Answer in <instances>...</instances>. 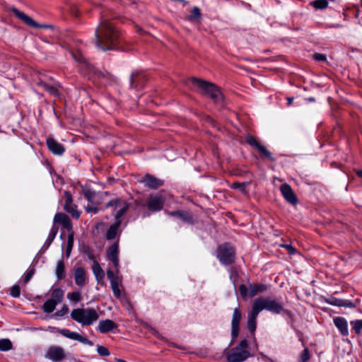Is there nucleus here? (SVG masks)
I'll list each match as a JSON object with an SVG mask.
<instances>
[{
  "label": "nucleus",
  "mask_w": 362,
  "mask_h": 362,
  "mask_svg": "<svg viewBox=\"0 0 362 362\" xmlns=\"http://www.w3.org/2000/svg\"><path fill=\"white\" fill-rule=\"evenodd\" d=\"M189 81H191L202 94L209 95L214 101H221L223 100L221 92L214 84L196 78H190Z\"/></svg>",
  "instance_id": "4"
},
{
  "label": "nucleus",
  "mask_w": 362,
  "mask_h": 362,
  "mask_svg": "<svg viewBox=\"0 0 362 362\" xmlns=\"http://www.w3.org/2000/svg\"><path fill=\"white\" fill-rule=\"evenodd\" d=\"M92 269L98 282H101V284L104 285L103 280L105 277V272L98 262H93Z\"/></svg>",
  "instance_id": "26"
},
{
  "label": "nucleus",
  "mask_w": 362,
  "mask_h": 362,
  "mask_svg": "<svg viewBox=\"0 0 362 362\" xmlns=\"http://www.w3.org/2000/svg\"><path fill=\"white\" fill-rule=\"evenodd\" d=\"M310 358V353L307 348H305L300 355V360L302 362H307Z\"/></svg>",
  "instance_id": "46"
},
{
  "label": "nucleus",
  "mask_w": 362,
  "mask_h": 362,
  "mask_svg": "<svg viewBox=\"0 0 362 362\" xmlns=\"http://www.w3.org/2000/svg\"><path fill=\"white\" fill-rule=\"evenodd\" d=\"M267 286L262 284H253L249 285V296L254 297L258 293H261L267 291Z\"/></svg>",
  "instance_id": "27"
},
{
  "label": "nucleus",
  "mask_w": 362,
  "mask_h": 362,
  "mask_svg": "<svg viewBox=\"0 0 362 362\" xmlns=\"http://www.w3.org/2000/svg\"><path fill=\"white\" fill-rule=\"evenodd\" d=\"M264 309L273 313L279 314L283 311L284 307L276 299L263 297L256 298L253 301L251 310L247 314V325L250 332H255L257 315Z\"/></svg>",
  "instance_id": "1"
},
{
  "label": "nucleus",
  "mask_w": 362,
  "mask_h": 362,
  "mask_svg": "<svg viewBox=\"0 0 362 362\" xmlns=\"http://www.w3.org/2000/svg\"><path fill=\"white\" fill-rule=\"evenodd\" d=\"M248 343L246 339L240 341L238 346L230 349L226 355L229 362H243L250 356L247 349Z\"/></svg>",
  "instance_id": "5"
},
{
  "label": "nucleus",
  "mask_w": 362,
  "mask_h": 362,
  "mask_svg": "<svg viewBox=\"0 0 362 362\" xmlns=\"http://www.w3.org/2000/svg\"><path fill=\"white\" fill-rule=\"evenodd\" d=\"M329 303L333 305L337 306H344V307H351L354 306L351 302L349 300H344L341 299L334 298L329 301Z\"/></svg>",
  "instance_id": "31"
},
{
  "label": "nucleus",
  "mask_w": 362,
  "mask_h": 362,
  "mask_svg": "<svg viewBox=\"0 0 362 362\" xmlns=\"http://www.w3.org/2000/svg\"><path fill=\"white\" fill-rule=\"evenodd\" d=\"M67 298L74 303H78L81 300V294L79 291H73L67 294Z\"/></svg>",
  "instance_id": "36"
},
{
  "label": "nucleus",
  "mask_w": 362,
  "mask_h": 362,
  "mask_svg": "<svg viewBox=\"0 0 362 362\" xmlns=\"http://www.w3.org/2000/svg\"><path fill=\"white\" fill-rule=\"evenodd\" d=\"M69 308L66 305H64L62 308L56 313L58 316H63L68 313Z\"/></svg>",
  "instance_id": "49"
},
{
  "label": "nucleus",
  "mask_w": 362,
  "mask_h": 362,
  "mask_svg": "<svg viewBox=\"0 0 362 362\" xmlns=\"http://www.w3.org/2000/svg\"><path fill=\"white\" fill-rule=\"evenodd\" d=\"M311 5L317 9H323L327 7L328 1L327 0H316L311 2Z\"/></svg>",
  "instance_id": "35"
},
{
  "label": "nucleus",
  "mask_w": 362,
  "mask_h": 362,
  "mask_svg": "<svg viewBox=\"0 0 362 362\" xmlns=\"http://www.w3.org/2000/svg\"><path fill=\"white\" fill-rule=\"evenodd\" d=\"M146 187L151 189H157L163 185V180L158 179L153 175L146 174L141 180Z\"/></svg>",
  "instance_id": "19"
},
{
  "label": "nucleus",
  "mask_w": 362,
  "mask_h": 362,
  "mask_svg": "<svg viewBox=\"0 0 362 362\" xmlns=\"http://www.w3.org/2000/svg\"><path fill=\"white\" fill-rule=\"evenodd\" d=\"M170 214L171 216H181V212L180 211H173V212H170Z\"/></svg>",
  "instance_id": "53"
},
{
  "label": "nucleus",
  "mask_w": 362,
  "mask_h": 362,
  "mask_svg": "<svg viewBox=\"0 0 362 362\" xmlns=\"http://www.w3.org/2000/svg\"><path fill=\"white\" fill-rule=\"evenodd\" d=\"M246 186L247 184L245 182H233L231 185V187L233 189H238L243 194H246Z\"/></svg>",
  "instance_id": "40"
},
{
  "label": "nucleus",
  "mask_w": 362,
  "mask_h": 362,
  "mask_svg": "<svg viewBox=\"0 0 362 362\" xmlns=\"http://www.w3.org/2000/svg\"><path fill=\"white\" fill-rule=\"evenodd\" d=\"M20 293L21 289L18 285L13 286L10 290V294L14 298H18L20 296Z\"/></svg>",
  "instance_id": "44"
},
{
  "label": "nucleus",
  "mask_w": 362,
  "mask_h": 362,
  "mask_svg": "<svg viewBox=\"0 0 362 362\" xmlns=\"http://www.w3.org/2000/svg\"><path fill=\"white\" fill-rule=\"evenodd\" d=\"M71 54H72L74 59H76V60L81 61V63L83 62V56L80 52H77V53H74L72 51L71 52Z\"/></svg>",
  "instance_id": "50"
},
{
  "label": "nucleus",
  "mask_w": 362,
  "mask_h": 362,
  "mask_svg": "<svg viewBox=\"0 0 362 362\" xmlns=\"http://www.w3.org/2000/svg\"><path fill=\"white\" fill-rule=\"evenodd\" d=\"M12 11L17 18L21 19L25 24L33 28H47V25H41L35 22L30 16L23 12L20 11L17 8H13Z\"/></svg>",
  "instance_id": "16"
},
{
  "label": "nucleus",
  "mask_w": 362,
  "mask_h": 362,
  "mask_svg": "<svg viewBox=\"0 0 362 362\" xmlns=\"http://www.w3.org/2000/svg\"><path fill=\"white\" fill-rule=\"evenodd\" d=\"M284 247L291 252H293L295 251L294 247L290 245H286Z\"/></svg>",
  "instance_id": "52"
},
{
  "label": "nucleus",
  "mask_w": 362,
  "mask_h": 362,
  "mask_svg": "<svg viewBox=\"0 0 362 362\" xmlns=\"http://www.w3.org/2000/svg\"><path fill=\"white\" fill-rule=\"evenodd\" d=\"M48 148L54 154L62 155L64 152V148L62 144L57 142L53 138L47 139Z\"/></svg>",
  "instance_id": "22"
},
{
  "label": "nucleus",
  "mask_w": 362,
  "mask_h": 362,
  "mask_svg": "<svg viewBox=\"0 0 362 362\" xmlns=\"http://www.w3.org/2000/svg\"><path fill=\"white\" fill-rule=\"evenodd\" d=\"M54 223L62 225V226L68 230H71L72 228L70 218L64 213L56 214L54 217Z\"/></svg>",
  "instance_id": "21"
},
{
  "label": "nucleus",
  "mask_w": 362,
  "mask_h": 362,
  "mask_svg": "<svg viewBox=\"0 0 362 362\" xmlns=\"http://www.w3.org/2000/svg\"><path fill=\"white\" fill-rule=\"evenodd\" d=\"M74 276L75 283L80 287L86 284V274L85 269L80 266H75L74 268Z\"/></svg>",
  "instance_id": "18"
},
{
  "label": "nucleus",
  "mask_w": 362,
  "mask_h": 362,
  "mask_svg": "<svg viewBox=\"0 0 362 362\" xmlns=\"http://www.w3.org/2000/svg\"><path fill=\"white\" fill-rule=\"evenodd\" d=\"M74 244V235L73 233H70L68 235V240H67V247H66V257H69L71 251L73 247Z\"/></svg>",
  "instance_id": "38"
},
{
  "label": "nucleus",
  "mask_w": 362,
  "mask_h": 362,
  "mask_svg": "<svg viewBox=\"0 0 362 362\" xmlns=\"http://www.w3.org/2000/svg\"><path fill=\"white\" fill-rule=\"evenodd\" d=\"M64 209L70 214L73 218H78L81 213L78 211L77 206L73 203L72 196L69 192H64Z\"/></svg>",
  "instance_id": "10"
},
{
  "label": "nucleus",
  "mask_w": 362,
  "mask_h": 362,
  "mask_svg": "<svg viewBox=\"0 0 362 362\" xmlns=\"http://www.w3.org/2000/svg\"><path fill=\"white\" fill-rule=\"evenodd\" d=\"M117 327V325L111 320H105L99 322L98 329L101 333H107Z\"/></svg>",
  "instance_id": "23"
},
{
  "label": "nucleus",
  "mask_w": 362,
  "mask_h": 362,
  "mask_svg": "<svg viewBox=\"0 0 362 362\" xmlns=\"http://www.w3.org/2000/svg\"><path fill=\"white\" fill-rule=\"evenodd\" d=\"M39 85L42 86L45 90H47L48 93L53 95H58V90L57 88L52 85L47 84L42 81L39 83Z\"/></svg>",
  "instance_id": "33"
},
{
  "label": "nucleus",
  "mask_w": 362,
  "mask_h": 362,
  "mask_svg": "<svg viewBox=\"0 0 362 362\" xmlns=\"http://www.w3.org/2000/svg\"><path fill=\"white\" fill-rule=\"evenodd\" d=\"M107 279L110 281L111 288L115 298L120 299L124 295V288L122 285V276L111 269L107 271Z\"/></svg>",
  "instance_id": "6"
},
{
  "label": "nucleus",
  "mask_w": 362,
  "mask_h": 362,
  "mask_svg": "<svg viewBox=\"0 0 362 362\" xmlns=\"http://www.w3.org/2000/svg\"><path fill=\"white\" fill-rule=\"evenodd\" d=\"M119 34L112 23L104 21L95 30V44L103 50L113 49L116 47Z\"/></svg>",
  "instance_id": "2"
},
{
  "label": "nucleus",
  "mask_w": 362,
  "mask_h": 362,
  "mask_svg": "<svg viewBox=\"0 0 362 362\" xmlns=\"http://www.w3.org/2000/svg\"><path fill=\"white\" fill-rule=\"evenodd\" d=\"M106 208H112V212L115 214L116 221L121 220V217L127 211L129 204L127 202L122 199H116L110 201L106 204Z\"/></svg>",
  "instance_id": "8"
},
{
  "label": "nucleus",
  "mask_w": 362,
  "mask_h": 362,
  "mask_svg": "<svg viewBox=\"0 0 362 362\" xmlns=\"http://www.w3.org/2000/svg\"><path fill=\"white\" fill-rule=\"evenodd\" d=\"M71 317L83 326H89L99 319V315L93 308H76L71 311Z\"/></svg>",
  "instance_id": "3"
},
{
  "label": "nucleus",
  "mask_w": 362,
  "mask_h": 362,
  "mask_svg": "<svg viewBox=\"0 0 362 362\" xmlns=\"http://www.w3.org/2000/svg\"><path fill=\"white\" fill-rule=\"evenodd\" d=\"M97 351L102 356H107L110 354L108 349L106 347L101 345L98 346Z\"/></svg>",
  "instance_id": "43"
},
{
  "label": "nucleus",
  "mask_w": 362,
  "mask_h": 362,
  "mask_svg": "<svg viewBox=\"0 0 362 362\" xmlns=\"http://www.w3.org/2000/svg\"><path fill=\"white\" fill-rule=\"evenodd\" d=\"M12 11L17 18L21 19L25 24L33 28H47V25H41L35 22L30 16L23 12L20 11L17 8H13Z\"/></svg>",
  "instance_id": "17"
},
{
  "label": "nucleus",
  "mask_w": 362,
  "mask_h": 362,
  "mask_svg": "<svg viewBox=\"0 0 362 362\" xmlns=\"http://www.w3.org/2000/svg\"><path fill=\"white\" fill-rule=\"evenodd\" d=\"M120 224H121V220H117L113 225H112L110 227V228L108 229V230L106 233V238L107 240H112L115 238L117 233V229H118L119 226H120Z\"/></svg>",
  "instance_id": "29"
},
{
  "label": "nucleus",
  "mask_w": 362,
  "mask_h": 362,
  "mask_svg": "<svg viewBox=\"0 0 362 362\" xmlns=\"http://www.w3.org/2000/svg\"><path fill=\"white\" fill-rule=\"evenodd\" d=\"M56 305L57 304L48 299L44 303L42 309L44 312L50 313L54 310Z\"/></svg>",
  "instance_id": "32"
},
{
  "label": "nucleus",
  "mask_w": 362,
  "mask_h": 362,
  "mask_svg": "<svg viewBox=\"0 0 362 362\" xmlns=\"http://www.w3.org/2000/svg\"><path fill=\"white\" fill-rule=\"evenodd\" d=\"M201 17V13L197 7H194L192 11L191 15L188 17V19L191 21H199Z\"/></svg>",
  "instance_id": "37"
},
{
  "label": "nucleus",
  "mask_w": 362,
  "mask_h": 362,
  "mask_svg": "<svg viewBox=\"0 0 362 362\" xmlns=\"http://www.w3.org/2000/svg\"><path fill=\"white\" fill-rule=\"evenodd\" d=\"M64 298V291L59 288H54L51 293V298L49 299L55 304L60 303Z\"/></svg>",
  "instance_id": "28"
},
{
  "label": "nucleus",
  "mask_w": 362,
  "mask_h": 362,
  "mask_svg": "<svg viewBox=\"0 0 362 362\" xmlns=\"http://www.w3.org/2000/svg\"><path fill=\"white\" fill-rule=\"evenodd\" d=\"M164 204V199L162 196L151 194L148 197L146 205L148 209L152 211H158L162 209Z\"/></svg>",
  "instance_id": "11"
},
{
  "label": "nucleus",
  "mask_w": 362,
  "mask_h": 362,
  "mask_svg": "<svg viewBox=\"0 0 362 362\" xmlns=\"http://www.w3.org/2000/svg\"><path fill=\"white\" fill-rule=\"evenodd\" d=\"M86 210L88 213H94V214H95L98 211V208L96 206H89L88 205V206H87L86 207Z\"/></svg>",
  "instance_id": "51"
},
{
  "label": "nucleus",
  "mask_w": 362,
  "mask_h": 362,
  "mask_svg": "<svg viewBox=\"0 0 362 362\" xmlns=\"http://www.w3.org/2000/svg\"><path fill=\"white\" fill-rule=\"evenodd\" d=\"M57 231H58V228L56 227L54 225L52 226V229L50 230L49 231V235H48V238H47V241L48 242V244L49 245L52 240L54 239L57 233Z\"/></svg>",
  "instance_id": "42"
},
{
  "label": "nucleus",
  "mask_w": 362,
  "mask_h": 362,
  "mask_svg": "<svg viewBox=\"0 0 362 362\" xmlns=\"http://www.w3.org/2000/svg\"><path fill=\"white\" fill-rule=\"evenodd\" d=\"M34 274V269H30V271H28L24 278H23V281L25 284H27L30 280V279L32 278V276H33Z\"/></svg>",
  "instance_id": "48"
},
{
  "label": "nucleus",
  "mask_w": 362,
  "mask_h": 362,
  "mask_svg": "<svg viewBox=\"0 0 362 362\" xmlns=\"http://www.w3.org/2000/svg\"><path fill=\"white\" fill-rule=\"evenodd\" d=\"M83 192L85 198L91 204L95 205H99L100 204V202L98 199L99 195L90 189L84 188L83 189Z\"/></svg>",
  "instance_id": "25"
},
{
  "label": "nucleus",
  "mask_w": 362,
  "mask_h": 362,
  "mask_svg": "<svg viewBox=\"0 0 362 362\" xmlns=\"http://www.w3.org/2000/svg\"><path fill=\"white\" fill-rule=\"evenodd\" d=\"M287 100H288V104L291 105L292 103V102H293V98H288Z\"/></svg>",
  "instance_id": "56"
},
{
  "label": "nucleus",
  "mask_w": 362,
  "mask_h": 362,
  "mask_svg": "<svg viewBox=\"0 0 362 362\" xmlns=\"http://www.w3.org/2000/svg\"><path fill=\"white\" fill-rule=\"evenodd\" d=\"M242 318V313L239 308L233 310L231 320V336L233 339H235L239 333L240 322Z\"/></svg>",
  "instance_id": "13"
},
{
  "label": "nucleus",
  "mask_w": 362,
  "mask_h": 362,
  "mask_svg": "<svg viewBox=\"0 0 362 362\" xmlns=\"http://www.w3.org/2000/svg\"><path fill=\"white\" fill-rule=\"evenodd\" d=\"M12 349V343L8 339H3L0 340V351H6Z\"/></svg>",
  "instance_id": "34"
},
{
  "label": "nucleus",
  "mask_w": 362,
  "mask_h": 362,
  "mask_svg": "<svg viewBox=\"0 0 362 362\" xmlns=\"http://www.w3.org/2000/svg\"><path fill=\"white\" fill-rule=\"evenodd\" d=\"M280 190L283 197L288 203L293 205L298 203L297 197L289 185L283 184L280 187Z\"/></svg>",
  "instance_id": "15"
},
{
  "label": "nucleus",
  "mask_w": 362,
  "mask_h": 362,
  "mask_svg": "<svg viewBox=\"0 0 362 362\" xmlns=\"http://www.w3.org/2000/svg\"><path fill=\"white\" fill-rule=\"evenodd\" d=\"M151 329L152 333H153V334H155L157 337H160V334H158V332L156 330H155V329H153V328H151Z\"/></svg>",
  "instance_id": "54"
},
{
  "label": "nucleus",
  "mask_w": 362,
  "mask_h": 362,
  "mask_svg": "<svg viewBox=\"0 0 362 362\" xmlns=\"http://www.w3.org/2000/svg\"><path fill=\"white\" fill-rule=\"evenodd\" d=\"M313 59L316 61H319V62H325L326 61L327 59V57H326V55L325 54H320V53H315L314 55H313Z\"/></svg>",
  "instance_id": "47"
},
{
  "label": "nucleus",
  "mask_w": 362,
  "mask_h": 362,
  "mask_svg": "<svg viewBox=\"0 0 362 362\" xmlns=\"http://www.w3.org/2000/svg\"><path fill=\"white\" fill-rule=\"evenodd\" d=\"M239 291L243 298L249 296V287L247 288L245 285L241 284L239 287Z\"/></svg>",
  "instance_id": "45"
},
{
  "label": "nucleus",
  "mask_w": 362,
  "mask_h": 362,
  "mask_svg": "<svg viewBox=\"0 0 362 362\" xmlns=\"http://www.w3.org/2000/svg\"><path fill=\"white\" fill-rule=\"evenodd\" d=\"M116 362H127V361H124V360H123V359L116 358Z\"/></svg>",
  "instance_id": "57"
},
{
  "label": "nucleus",
  "mask_w": 362,
  "mask_h": 362,
  "mask_svg": "<svg viewBox=\"0 0 362 362\" xmlns=\"http://www.w3.org/2000/svg\"><path fill=\"white\" fill-rule=\"evenodd\" d=\"M351 325H353V329H354L356 334H360L362 332V320H357L351 322Z\"/></svg>",
  "instance_id": "41"
},
{
  "label": "nucleus",
  "mask_w": 362,
  "mask_h": 362,
  "mask_svg": "<svg viewBox=\"0 0 362 362\" xmlns=\"http://www.w3.org/2000/svg\"><path fill=\"white\" fill-rule=\"evenodd\" d=\"M107 259L112 262L114 267H115V272L116 273L119 272V246L118 243H115L112 245H111L110 247L107 248Z\"/></svg>",
  "instance_id": "12"
},
{
  "label": "nucleus",
  "mask_w": 362,
  "mask_h": 362,
  "mask_svg": "<svg viewBox=\"0 0 362 362\" xmlns=\"http://www.w3.org/2000/svg\"><path fill=\"white\" fill-rule=\"evenodd\" d=\"M59 333H60L62 336H64L65 337L78 341L84 344H87L89 346L93 345V344L91 341H90L86 337L79 334L77 332H71L69 329H64L59 330Z\"/></svg>",
  "instance_id": "14"
},
{
  "label": "nucleus",
  "mask_w": 362,
  "mask_h": 362,
  "mask_svg": "<svg viewBox=\"0 0 362 362\" xmlns=\"http://www.w3.org/2000/svg\"><path fill=\"white\" fill-rule=\"evenodd\" d=\"M334 323L342 335L347 336L349 334L347 322L344 318L337 317L334 319Z\"/></svg>",
  "instance_id": "24"
},
{
  "label": "nucleus",
  "mask_w": 362,
  "mask_h": 362,
  "mask_svg": "<svg viewBox=\"0 0 362 362\" xmlns=\"http://www.w3.org/2000/svg\"><path fill=\"white\" fill-rule=\"evenodd\" d=\"M247 143L252 147L255 148L258 150L259 153L262 157L269 159L271 161H274V158L272 153L267 149V148L262 145L257 139L251 135H248L246 137Z\"/></svg>",
  "instance_id": "9"
},
{
  "label": "nucleus",
  "mask_w": 362,
  "mask_h": 362,
  "mask_svg": "<svg viewBox=\"0 0 362 362\" xmlns=\"http://www.w3.org/2000/svg\"><path fill=\"white\" fill-rule=\"evenodd\" d=\"M356 173L358 177L362 178V170H358L356 171Z\"/></svg>",
  "instance_id": "55"
},
{
  "label": "nucleus",
  "mask_w": 362,
  "mask_h": 362,
  "mask_svg": "<svg viewBox=\"0 0 362 362\" xmlns=\"http://www.w3.org/2000/svg\"><path fill=\"white\" fill-rule=\"evenodd\" d=\"M55 274L59 280L65 277V266L63 260H59L57 262Z\"/></svg>",
  "instance_id": "30"
},
{
  "label": "nucleus",
  "mask_w": 362,
  "mask_h": 362,
  "mask_svg": "<svg viewBox=\"0 0 362 362\" xmlns=\"http://www.w3.org/2000/svg\"><path fill=\"white\" fill-rule=\"evenodd\" d=\"M142 76L138 73L132 74L131 76V86L136 88L139 84V81L141 79Z\"/></svg>",
  "instance_id": "39"
},
{
  "label": "nucleus",
  "mask_w": 362,
  "mask_h": 362,
  "mask_svg": "<svg viewBox=\"0 0 362 362\" xmlns=\"http://www.w3.org/2000/svg\"><path fill=\"white\" fill-rule=\"evenodd\" d=\"M46 357L54 361L62 360L65 358V354L62 348L52 346L48 349Z\"/></svg>",
  "instance_id": "20"
},
{
  "label": "nucleus",
  "mask_w": 362,
  "mask_h": 362,
  "mask_svg": "<svg viewBox=\"0 0 362 362\" xmlns=\"http://www.w3.org/2000/svg\"><path fill=\"white\" fill-rule=\"evenodd\" d=\"M217 257L224 264H230L235 259V249L228 243L220 245L217 249Z\"/></svg>",
  "instance_id": "7"
}]
</instances>
